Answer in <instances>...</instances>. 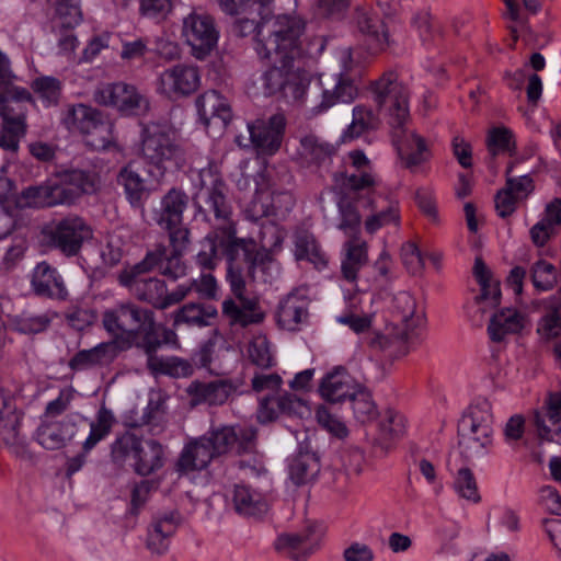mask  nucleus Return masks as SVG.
<instances>
[{
    "instance_id": "obj_51",
    "label": "nucleus",
    "mask_w": 561,
    "mask_h": 561,
    "mask_svg": "<svg viewBox=\"0 0 561 561\" xmlns=\"http://www.w3.org/2000/svg\"><path fill=\"white\" fill-rule=\"evenodd\" d=\"M486 148L491 156L511 153L515 149L513 131L505 126H494L488 130Z\"/></svg>"
},
{
    "instance_id": "obj_28",
    "label": "nucleus",
    "mask_w": 561,
    "mask_h": 561,
    "mask_svg": "<svg viewBox=\"0 0 561 561\" xmlns=\"http://www.w3.org/2000/svg\"><path fill=\"white\" fill-rule=\"evenodd\" d=\"M307 296L295 290L288 294L280 302L277 309L278 324L288 331H295L308 318Z\"/></svg>"
},
{
    "instance_id": "obj_21",
    "label": "nucleus",
    "mask_w": 561,
    "mask_h": 561,
    "mask_svg": "<svg viewBox=\"0 0 561 561\" xmlns=\"http://www.w3.org/2000/svg\"><path fill=\"white\" fill-rule=\"evenodd\" d=\"M161 346V341L156 334L150 341L144 344L142 351L147 355V367L153 374L168 375L174 378H184L193 374V366L190 362L180 357H160L156 354Z\"/></svg>"
},
{
    "instance_id": "obj_9",
    "label": "nucleus",
    "mask_w": 561,
    "mask_h": 561,
    "mask_svg": "<svg viewBox=\"0 0 561 561\" xmlns=\"http://www.w3.org/2000/svg\"><path fill=\"white\" fill-rule=\"evenodd\" d=\"M163 447L157 440L141 439L134 433H125L112 445V458L122 463L133 459L136 473L148 476L163 466Z\"/></svg>"
},
{
    "instance_id": "obj_43",
    "label": "nucleus",
    "mask_w": 561,
    "mask_h": 561,
    "mask_svg": "<svg viewBox=\"0 0 561 561\" xmlns=\"http://www.w3.org/2000/svg\"><path fill=\"white\" fill-rule=\"evenodd\" d=\"M404 432V417L396 411L387 410L379 422L378 435L375 438V443L382 450H388L394 440L403 436Z\"/></svg>"
},
{
    "instance_id": "obj_20",
    "label": "nucleus",
    "mask_w": 561,
    "mask_h": 561,
    "mask_svg": "<svg viewBox=\"0 0 561 561\" xmlns=\"http://www.w3.org/2000/svg\"><path fill=\"white\" fill-rule=\"evenodd\" d=\"M117 184L123 188L127 202L134 208L145 207L151 195L148 181L141 174L139 163L130 161L122 167L116 176Z\"/></svg>"
},
{
    "instance_id": "obj_2",
    "label": "nucleus",
    "mask_w": 561,
    "mask_h": 561,
    "mask_svg": "<svg viewBox=\"0 0 561 561\" xmlns=\"http://www.w3.org/2000/svg\"><path fill=\"white\" fill-rule=\"evenodd\" d=\"M202 190L205 191L207 203L218 219H222L221 226L207 234L203 242L204 249L197 254V263L204 268H214L218 252L221 251L230 260H233L240 251L248 254L255 248L252 239L236 237V229L230 221V208L226 202V185L215 164H209L199 172Z\"/></svg>"
},
{
    "instance_id": "obj_60",
    "label": "nucleus",
    "mask_w": 561,
    "mask_h": 561,
    "mask_svg": "<svg viewBox=\"0 0 561 561\" xmlns=\"http://www.w3.org/2000/svg\"><path fill=\"white\" fill-rule=\"evenodd\" d=\"M299 154L308 162L320 163L330 158V150L314 135H306L300 139Z\"/></svg>"
},
{
    "instance_id": "obj_47",
    "label": "nucleus",
    "mask_w": 561,
    "mask_h": 561,
    "mask_svg": "<svg viewBox=\"0 0 561 561\" xmlns=\"http://www.w3.org/2000/svg\"><path fill=\"white\" fill-rule=\"evenodd\" d=\"M368 208L370 209V213L364 220V228L366 232L373 234L388 226L399 225L400 214L396 203H389L382 207H374L371 204Z\"/></svg>"
},
{
    "instance_id": "obj_56",
    "label": "nucleus",
    "mask_w": 561,
    "mask_h": 561,
    "mask_svg": "<svg viewBox=\"0 0 561 561\" xmlns=\"http://www.w3.org/2000/svg\"><path fill=\"white\" fill-rule=\"evenodd\" d=\"M250 360L261 368H271L275 364L271 343L264 334H256L248 346Z\"/></svg>"
},
{
    "instance_id": "obj_8",
    "label": "nucleus",
    "mask_w": 561,
    "mask_h": 561,
    "mask_svg": "<svg viewBox=\"0 0 561 561\" xmlns=\"http://www.w3.org/2000/svg\"><path fill=\"white\" fill-rule=\"evenodd\" d=\"M141 154L162 178L184 162V150L167 126L149 124L142 130Z\"/></svg>"
},
{
    "instance_id": "obj_33",
    "label": "nucleus",
    "mask_w": 561,
    "mask_h": 561,
    "mask_svg": "<svg viewBox=\"0 0 561 561\" xmlns=\"http://www.w3.org/2000/svg\"><path fill=\"white\" fill-rule=\"evenodd\" d=\"M214 457H216V454L210 446L209 439L206 436L199 437L183 449L176 463L178 471L187 473L203 470Z\"/></svg>"
},
{
    "instance_id": "obj_1",
    "label": "nucleus",
    "mask_w": 561,
    "mask_h": 561,
    "mask_svg": "<svg viewBox=\"0 0 561 561\" xmlns=\"http://www.w3.org/2000/svg\"><path fill=\"white\" fill-rule=\"evenodd\" d=\"M379 115L391 130L392 142L402 164L414 169L430 159L425 139L408 128L410 90L394 72H386L370 85Z\"/></svg>"
},
{
    "instance_id": "obj_18",
    "label": "nucleus",
    "mask_w": 561,
    "mask_h": 561,
    "mask_svg": "<svg viewBox=\"0 0 561 561\" xmlns=\"http://www.w3.org/2000/svg\"><path fill=\"white\" fill-rule=\"evenodd\" d=\"M31 100V94L25 89L7 87L0 93V116L7 133L25 135V101Z\"/></svg>"
},
{
    "instance_id": "obj_39",
    "label": "nucleus",
    "mask_w": 561,
    "mask_h": 561,
    "mask_svg": "<svg viewBox=\"0 0 561 561\" xmlns=\"http://www.w3.org/2000/svg\"><path fill=\"white\" fill-rule=\"evenodd\" d=\"M232 501L236 511L244 516L257 517L268 511L266 495L247 485H236Z\"/></svg>"
},
{
    "instance_id": "obj_4",
    "label": "nucleus",
    "mask_w": 561,
    "mask_h": 561,
    "mask_svg": "<svg viewBox=\"0 0 561 561\" xmlns=\"http://www.w3.org/2000/svg\"><path fill=\"white\" fill-rule=\"evenodd\" d=\"M261 15L256 34V51L274 62L295 60L300 55L299 37L302 22L289 14L270 16V7L257 11Z\"/></svg>"
},
{
    "instance_id": "obj_10",
    "label": "nucleus",
    "mask_w": 561,
    "mask_h": 561,
    "mask_svg": "<svg viewBox=\"0 0 561 561\" xmlns=\"http://www.w3.org/2000/svg\"><path fill=\"white\" fill-rule=\"evenodd\" d=\"M158 263L156 254H148L140 263L125 268L118 275L122 285L128 287L134 295L159 309H167V286L158 278H146L144 275Z\"/></svg>"
},
{
    "instance_id": "obj_25",
    "label": "nucleus",
    "mask_w": 561,
    "mask_h": 561,
    "mask_svg": "<svg viewBox=\"0 0 561 561\" xmlns=\"http://www.w3.org/2000/svg\"><path fill=\"white\" fill-rule=\"evenodd\" d=\"M360 383H358L344 368L339 367L328 373L321 380L319 392L321 397L332 403H341L350 399Z\"/></svg>"
},
{
    "instance_id": "obj_11",
    "label": "nucleus",
    "mask_w": 561,
    "mask_h": 561,
    "mask_svg": "<svg viewBox=\"0 0 561 561\" xmlns=\"http://www.w3.org/2000/svg\"><path fill=\"white\" fill-rule=\"evenodd\" d=\"M50 244L67 256L79 253L83 243L93 237L90 225L78 215H69L50 222L44 229Z\"/></svg>"
},
{
    "instance_id": "obj_48",
    "label": "nucleus",
    "mask_w": 561,
    "mask_h": 561,
    "mask_svg": "<svg viewBox=\"0 0 561 561\" xmlns=\"http://www.w3.org/2000/svg\"><path fill=\"white\" fill-rule=\"evenodd\" d=\"M293 61L278 62L279 66H274L262 73L259 81L264 95L271 96L279 93L284 96L288 68L291 67Z\"/></svg>"
},
{
    "instance_id": "obj_26",
    "label": "nucleus",
    "mask_w": 561,
    "mask_h": 561,
    "mask_svg": "<svg viewBox=\"0 0 561 561\" xmlns=\"http://www.w3.org/2000/svg\"><path fill=\"white\" fill-rule=\"evenodd\" d=\"M293 207L294 198L290 194L274 193L268 190L257 191L251 203V211L255 218L273 216L283 219Z\"/></svg>"
},
{
    "instance_id": "obj_59",
    "label": "nucleus",
    "mask_w": 561,
    "mask_h": 561,
    "mask_svg": "<svg viewBox=\"0 0 561 561\" xmlns=\"http://www.w3.org/2000/svg\"><path fill=\"white\" fill-rule=\"evenodd\" d=\"M286 237L287 231L283 227L274 222H267L261 228L260 243L263 250L270 254H276L283 249Z\"/></svg>"
},
{
    "instance_id": "obj_23",
    "label": "nucleus",
    "mask_w": 561,
    "mask_h": 561,
    "mask_svg": "<svg viewBox=\"0 0 561 561\" xmlns=\"http://www.w3.org/2000/svg\"><path fill=\"white\" fill-rule=\"evenodd\" d=\"M31 286L33 291L41 297L66 300L68 290L57 268L43 261L33 270Z\"/></svg>"
},
{
    "instance_id": "obj_64",
    "label": "nucleus",
    "mask_w": 561,
    "mask_h": 561,
    "mask_svg": "<svg viewBox=\"0 0 561 561\" xmlns=\"http://www.w3.org/2000/svg\"><path fill=\"white\" fill-rule=\"evenodd\" d=\"M455 490L462 499L473 503L480 501L476 479L472 472L467 468H462L458 471L455 479Z\"/></svg>"
},
{
    "instance_id": "obj_35",
    "label": "nucleus",
    "mask_w": 561,
    "mask_h": 561,
    "mask_svg": "<svg viewBox=\"0 0 561 561\" xmlns=\"http://www.w3.org/2000/svg\"><path fill=\"white\" fill-rule=\"evenodd\" d=\"M121 344L115 341L101 343L90 350L77 353L70 360L73 369H85L92 366H106L114 362L122 351Z\"/></svg>"
},
{
    "instance_id": "obj_3",
    "label": "nucleus",
    "mask_w": 561,
    "mask_h": 561,
    "mask_svg": "<svg viewBox=\"0 0 561 561\" xmlns=\"http://www.w3.org/2000/svg\"><path fill=\"white\" fill-rule=\"evenodd\" d=\"M356 95L357 88L351 78L345 76L314 78L309 70L295 66L293 61L291 67L288 68L283 98L295 106L320 113L339 102H351Z\"/></svg>"
},
{
    "instance_id": "obj_52",
    "label": "nucleus",
    "mask_w": 561,
    "mask_h": 561,
    "mask_svg": "<svg viewBox=\"0 0 561 561\" xmlns=\"http://www.w3.org/2000/svg\"><path fill=\"white\" fill-rule=\"evenodd\" d=\"M114 423L115 416L112 411L102 407L96 414L95 421L91 423V431L83 443V449L89 451L100 440L104 439L110 434Z\"/></svg>"
},
{
    "instance_id": "obj_22",
    "label": "nucleus",
    "mask_w": 561,
    "mask_h": 561,
    "mask_svg": "<svg viewBox=\"0 0 561 561\" xmlns=\"http://www.w3.org/2000/svg\"><path fill=\"white\" fill-rule=\"evenodd\" d=\"M199 119L206 128H225L232 117L229 102L215 90L206 91L196 100Z\"/></svg>"
},
{
    "instance_id": "obj_58",
    "label": "nucleus",
    "mask_w": 561,
    "mask_h": 561,
    "mask_svg": "<svg viewBox=\"0 0 561 561\" xmlns=\"http://www.w3.org/2000/svg\"><path fill=\"white\" fill-rule=\"evenodd\" d=\"M31 88L38 99L49 106L58 103L62 84L54 77H38L33 80Z\"/></svg>"
},
{
    "instance_id": "obj_12",
    "label": "nucleus",
    "mask_w": 561,
    "mask_h": 561,
    "mask_svg": "<svg viewBox=\"0 0 561 561\" xmlns=\"http://www.w3.org/2000/svg\"><path fill=\"white\" fill-rule=\"evenodd\" d=\"M94 101L125 115L140 114L149 110L148 99L136 87L125 82L104 83L93 93Z\"/></svg>"
},
{
    "instance_id": "obj_13",
    "label": "nucleus",
    "mask_w": 561,
    "mask_h": 561,
    "mask_svg": "<svg viewBox=\"0 0 561 561\" xmlns=\"http://www.w3.org/2000/svg\"><path fill=\"white\" fill-rule=\"evenodd\" d=\"M201 85L198 69L188 65H176L163 70L157 78L156 90L168 99L188 96Z\"/></svg>"
},
{
    "instance_id": "obj_57",
    "label": "nucleus",
    "mask_w": 561,
    "mask_h": 561,
    "mask_svg": "<svg viewBox=\"0 0 561 561\" xmlns=\"http://www.w3.org/2000/svg\"><path fill=\"white\" fill-rule=\"evenodd\" d=\"M82 137L85 144L95 150L108 149L114 144L113 125L102 117Z\"/></svg>"
},
{
    "instance_id": "obj_17",
    "label": "nucleus",
    "mask_w": 561,
    "mask_h": 561,
    "mask_svg": "<svg viewBox=\"0 0 561 561\" xmlns=\"http://www.w3.org/2000/svg\"><path fill=\"white\" fill-rule=\"evenodd\" d=\"M286 127V118L282 113H276L267 119H256L248 125L250 138L260 154H275L283 142Z\"/></svg>"
},
{
    "instance_id": "obj_63",
    "label": "nucleus",
    "mask_w": 561,
    "mask_h": 561,
    "mask_svg": "<svg viewBox=\"0 0 561 561\" xmlns=\"http://www.w3.org/2000/svg\"><path fill=\"white\" fill-rule=\"evenodd\" d=\"M154 489L153 481L142 480L134 483L130 488L129 513L138 515L148 503Z\"/></svg>"
},
{
    "instance_id": "obj_14",
    "label": "nucleus",
    "mask_w": 561,
    "mask_h": 561,
    "mask_svg": "<svg viewBox=\"0 0 561 561\" xmlns=\"http://www.w3.org/2000/svg\"><path fill=\"white\" fill-rule=\"evenodd\" d=\"M514 163L506 168V183L495 195V210L502 218L512 216L518 203L528 198L534 192L535 185L530 175H514Z\"/></svg>"
},
{
    "instance_id": "obj_53",
    "label": "nucleus",
    "mask_w": 561,
    "mask_h": 561,
    "mask_svg": "<svg viewBox=\"0 0 561 561\" xmlns=\"http://www.w3.org/2000/svg\"><path fill=\"white\" fill-rule=\"evenodd\" d=\"M82 20V13L79 3L59 0L56 5V12L53 18V27L55 31L72 30Z\"/></svg>"
},
{
    "instance_id": "obj_16",
    "label": "nucleus",
    "mask_w": 561,
    "mask_h": 561,
    "mask_svg": "<svg viewBox=\"0 0 561 561\" xmlns=\"http://www.w3.org/2000/svg\"><path fill=\"white\" fill-rule=\"evenodd\" d=\"M216 456L231 451H247L256 438V430L251 425H225L205 435Z\"/></svg>"
},
{
    "instance_id": "obj_50",
    "label": "nucleus",
    "mask_w": 561,
    "mask_h": 561,
    "mask_svg": "<svg viewBox=\"0 0 561 561\" xmlns=\"http://www.w3.org/2000/svg\"><path fill=\"white\" fill-rule=\"evenodd\" d=\"M379 125V117L370 110L356 106L353 110V121L344 131L343 141L353 140L359 137L365 130L374 129Z\"/></svg>"
},
{
    "instance_id": "obj_54",
    "label": "nucleus",
    "mask_w": 561,
    "mask_h": 561,
    "mask_svg": "<svg viewBox=\"0 0 561 561\" xmlns=\"http://www.w3.org/2000/svg\"><path fill=\"white\" fill-rule=\"evenodd\" d=\"M64 176L66 178L77 201L83 194L95 193L100 187V179L95 173L82 170H72L64 173Z\"/></svg>"
},
{
    "instance_id": "obj_7",
    "label": "nucleus",
    "mask_w": 561,
    "mask_h": 561,
    "mask_svg": "<svg viewBox=\"0 0 561 561\" xmlns=\"http://www.w3.org/2000/svg\"><path fill=\"white\" fill-rule=\"evenodd\" d=\"M493 414L486 400L470 405L459 423V447L467 459L483 457L492 444Z\"/></svg>"
},
{
    "instance_id": "obj_15",
    "label": "nucleus",
    "mask_w": 561,
    "mask_h": 561,
    "mask_svg": "<svg viewBox=\"0 0 561 561\" xmlns=\"http://www.w3.org/2000/svg\"><path fill=\"white\" fill-rule=\"evenodd\" d=\"M183 34L193 55L203 59L216 46L218 32L213 19L203 13H191L183 23Z\"/></svg>"
},
{
    "instance_id": "obj_62",
    "label": "nucleus",
    "mask_w": 561,
    "mask_h": 561,
    "mask_svg": "<svg viewBox=\"0 0 561 561\" xmlns=\"http://www.w3.org/2000/svg\"><path fill=\"white\" fill-rule=\"evenodd\" d=\"M51 322L49 313H23L14 320L15 329L25 334H36L45 331Z\"/></svg>"
},
{
    "instance_id": "obj_41",
    "label": "nucleus",
    "mask_w": 561,
    "mask_h": 561,
    "mask_svg": "<svg viewBox=\"0 0 561 561\" xmlns=\"http://www.w3.org/2000/svg\"><path fill=\"white\" fill-rule=\"evenodd\" d=\"M102 117V114L96 108L85 104H76L67 108L62 123L68 130L83 136Z\"/></svg>"
},
{
    "instance_id": "obj_32",
    "label": "nucleus",
    "mask_w": 561,
    "mask_h": 561,
    "mask_svg": "<svg viewBox=\"0 0 561 561\" xmlns=\"http://www.w3.org/2000/svg\"><path fill=\"white\" fill-rule=\"evenodd\" d=\"M188 197L179 188H171L162 196L156 221L161 228H171L183 222V214L187 207Z\"/></svg>"
},
{
    "instance_id": "obj_44",
    "label": "nucleus",
    "mask_w": 561,
    "mask_h": 561,
    "mask_svg": "<svg viewBox=\"0 0 561 561\" xmlns=\"http://www.w3.org/2000/svg\"><path fill=\"white\" fill-rule=\"evenodd\" d=\"M357 26L367 36L375 50H385L389 46L388 31L377 14L370 12L358 13Z\"/></svg>"
},
{
    "instance_id": "obj_38",
    "label": "nucleus",
    "mask_w": 561,
    "mask_h": 561,
    "mask_svg": "<svg viewBox=\"0 0 561 561\" xmlns=\"http://www.w3.org/2000/svg\"><path fill=\"white\" fill-rule=\"evenodd\" d=\"M393 314L399 318L407 330H415L425 323V312L415 298L407 293H398L392 300Z\"/></svg>"
},
{
    "instance_id": "obj_40",
    "label": "nucleus",
    "mask_w": 561,
    "mask_h": 561,
    "mask_svg": "<svg viewBox=\"0 0 561 561\" xmlns=\"http://www.w3.org/2000/svg\"><path fill=\"white\" fill-rule=\"evenodd\" d=\"M294 255L296 260H306L317 268H323L328 264V256L314 236L307 231H299L294 237Z\"/></svg>"
},
{
    "instance_id": "obj_6",
    "label": "nucleus",
    "mask_w": 561,
    "mask_h": 561,
    "mask_svg": "<svg viewBox=\"0 0 561 561\" xmlns=\"http://www.w3.org/2000/svg\"><path fill=\"white\" fill-rule=\"evenodd\" d=\"M334 182L337 187L336 205L339 209L337 228L345 234H353L358 231L362 224V210L371 205V201L360 195V191L371 187L376 181L371 173L363 175L347 174L340 172L334 174Z\"/></svg>"
},
{
    "instance_id": "obj_61",
    "label": "nucleus",
    "mask_w": 561,
    "mask_h": 561,
    "mask_svg": "<svg viewBox=\"0 0 561 561\" xmlns=\"http://www.w3.org/2000/svg\"><path fill=\"white\" fill-rule=\"evenodd\" d=\"M48 195L47 184L30 186L16 195L14 204L19 208L50 207Z\"/></svg>"
},
{
    "instance_id": "obj_42",
    "label": "nucleus",
    "mask_w": 561,
    "mask_h": 561,
    "mask_svg": "<svg viewBox=\"0 0 561 561\" xmlns=\"http://www.w3.org/2000/svg\"><path fill=\"white\" fill-rule=\"evenodd\" d=\"M344 250L345 257L342 261V274L346 280L354 282L359 270L367 262V243L359 238H353L344 244Z\"/></svg>"
},
{
    "instance_id": "obj_37",
    "label": "nucleus",
    "mask_w": 561,
    "mask_h": 561,
    "mask_svg": "<svg viewBox=\"0 0 561 561\" xmlns=\"http://www.w3.org/2000/svg\"><path fill=\"white\" fill-rule=\"evenodd\" d=\"M178 525L179 519L173 512L157 517L148 533V549L158 554L165 552L169 548L170 538L175 533Z\"/></svg>"
},
{
    "instance_id": "obj_45",
    "label": "nucleus",
    "mask_w": 561,
    "mask_h": 561,
    "mask_svg": "<svg viewBox=\"0 0 561 561\" xmlns=\"http://www.w3.org/2000/svg\"><path fill=\"white\" fill-rule=\"evenodd\" d=\"M319 472V457L310 450L299 451L289 465V477L297 485L311 482Z\"/></svg>"
},
{
    "instance_id": "obj_31",
    "label": "nucleus",
    "mask_w": 561,
    "mask_h": 561,
    "mask_svg": "<svg viewBox=\"0 0 561 561\" xmlns=\"http://www.w3.org/2000/svg\"><path fill=\"white\" fill-rule=\"evenodd\" d=\"M233 391L231 383L225 380L211 382L193 381L186 389L192 405L208 403L211 405L224 404Z\"/></svg>"
},
{
    "instance_id": "obj_49",
    "label": "nucleus",
    "mask_w": 561,
    "mask_h": 561,
    "mask_svg": "<svg viewBox=\"0 0 561 561\" xmlns=\"http://www.w3.org/2000/svg\"><path fill=\"white\" fill-rule=\"evenodd\" d=\"M529 277L538 291H549L558 284L559 273L552 263L539 257L530 265Z\"/></svg>"
},
{
    "instance_id": "obj_24",
    "label": "nucleus",
    "mask_w": 561,
    "mask_h": 561,
    "mask_svg": "<svg viewBox=\"0 0 561 561\" xmlns=\"http://www.w3.org/2000/svg\"><path fill=\"white\" fill-rule=\"evenodd\" d=\"M239 304L232 299L222 302V314L228 319L230 325L245 328L252 324H260L265 320V311L262 309L257 298H237Z\"/></svg>"
},
{
    "instance_id": "obj_27",
    "label": "nucleus",
    "mask_w": 561,
    "mask_h": 561,
    "mask_svg": "<svg viewBox=\"0 0 561 561\" xmlns=\"http://www.w3.org/2000/svg\"><path fill=\"white\" fill-rule=\"evenodd\" d=\"M527 324L526 314L514 308H503L491 317L488 333L493 342H502L508 335L520 333Z\"/></svg>"
},
{
    "instance_id": "obj_55",
    "label": "nucleus",
    "mask_w": 561,
    "mask_h": 561,
    "mask_svg": "<svg viewBox=\"0 0 561 561\" xmlns=\"http://www.w3.org/2000/svg\"><path fill=\"white\" fill-rule=\"evenodd\" d=\"M355 392L356 393L348 399L352 402L355 417L362 423L373 421L377 416L378 411L371 393L362 385Z\"/></svg>"
},
{
    "instance_id": "obj_36",
    "label": "nucleus",
    "mask_w": 561,
    "mask_h": 561,
    "mask_svg": "<svg viewBox=\"0 0 561 561\" xmlns=\"http://www.w3.org/2000/svg\"><path fill=\"white\" fill-rule=\"evenodd\" d=\"M534 307H543L546 312L539 318L536 327V333L545 342L557 340L561 336V313L558 299L550 297L537 300Z\"/></svg>"
},
{
    "instance_id": "obj_34",
    "label": "nucleus",
    "mask_w": 561,
    "mask_h": 561,
    "mask_svg": "<svg viewBox=\"0 0 561 561\" xmlns=\"http://www.w3.org/2000/svg\"><path fill=\"white\" fill-rule=\"evenodd\" d=\"M473 275L480 286V294L476 300L483 306L482 310L499 306L501 301L500 280L493 276L481 257H477L474 261Z\"/></svg>"
},
{
    "instance_id": "obj_5",
    "label": "nucleus",
    "mask_w": 561,
    "mask_h": 561,
    "mask_svg": "<svg viewBox=\"0 0 561 561\" xmlns=\"http://www.w3.org/2000/svg\"><path fill=\"white\" fill-rule=\"evenodd\" d=\"M102 323L122 348L136 346L142 350L144 344L157 334L153 312L133 302L106 309L102 316Z\"/></svg>"
},
{
    "instance_id": "obj_19",
    "label": "nucleus",
    "mask_w": 561,
    "mask_h": 561,
    "mask_svg": "<svg viewBox=\"0 0 561 561\" xmlns=\"http://www.w3.org/2000/svg\"><path fill=\"white\" fill-rule=\"evenodd\" d=\"M534 424L541 439L561 445V393L551 392L540 410L534 413Z\"/></svg>"
},
{
    "instance_id": "obj_29",
    "label": "nucleus",
    "mask_w": 561,
    "mask_h": 561,
    "mask_svg": "<svg viewBox=\"0 0 561 561\" xmlns=\"http://www.w3.org/2000/svg\"><path fill=\"white\" fill-rule=\"evenodd\" d=\"M414 330H407L397 323H388L381 332H377L370 344L393 356H403L410 352V335Z\"/></svg>"
},
{
    "instance_id": "obj_46",
    "label": "nucleus",
    "mask_w": 561,
    "mask_h": 561,
    "mask_svg": "<svg viewBox=\"0 0 561 561\" xmlns=\"http://www.w3.org/2000/svg\"><path fill=\"white\" fill-rule=\"evenodd\" d=\"M217 314V309L213 306L186 304L174 313V325L183 323L190 327H207Z\"/></svg>"
},
{
    "instance_id": "obj_30",
    "label": "nucleus",
    "mask_w": 561,
    "mask_h": 561,
    "mask_svg": "<svg viewBox=\"0 0 561 561\" xmlns=\"http://www.w3.org/2000/svg\"><path fill=\"white\" fill-rule=\"evenodd\" d=\"M76 423L67 417L62 421L48 420L37 431L38 443L48 450L65 447L75 436Z\"/></svg>"
}]
</instances>
